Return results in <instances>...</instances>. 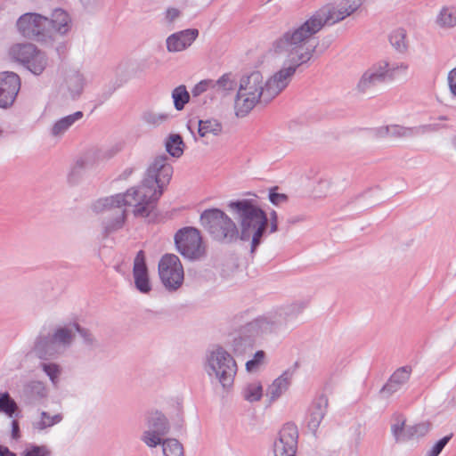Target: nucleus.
<instances>
[{"instance_id": "1", "label": "nucleus", "mask_w": 456, "mask_h": 456, "mask_svg": "<svg viewBox=\"0 0 456 456\" xmlns=\"http://www.w3.org/2000/svg\"><path fill=\"white\" fill-rule=\"evenodd\" d=\"M168 160L166 154L157 156L147 169L142 187L128 189L124 194L118 193L100 199L93 203V211L100 213L111 208L132 206L135 203L134 216L147 217L149 223L157 222V203L173 175V167Z\"/></svg>"}, {"instance_id": "2", "label": "nucleus", "mask_w": 456, "mask_h": 456, "mask_svg": "<svg viewBox=\"0 0 456 456\" xmlns=\"http://www.w3.org/2000/svg\"><path fill=\"white\" fill-rule=\"evenodd\" d=\"M362 3V0H346V5L338 9L332 5L320 8L301 25L286 31L284 37L276 43L277 47L282 48L289 44L298 45L311 42L314 36L325 25H333L343 20L356 12Z\"/></svg>"}, {"instance_id": "3", "label": "nucleus", "mask_w": 456, "mask_h": 456, "mask_svg": "<svg viewBox=\"0 0 456 456\" xmlns=\"http://www.w3.org/2000/svg\"><path fill=\"white\" fill-rule=\"evenodd\" d=\"M228 208L238 216L240 240L250 241V254L254 255L267 233L266 212L253 199L231 200Z\"/></svg>"}, {"instance_id": "4", "label": "nucleus", "mask_w": 456, "mask_h": 456, "mask_svg": "<svg viewBox=\"0 0 456 456\" xmlns=\"http://www.w3.org/2000/svg\"><path fill=\"white\" fill-rule=\"evenodd\" d=\"M284 36L285 33L273 43V51L276 53L289 52L290 54L295 56L291 57L288 61V66H286L287 63L285 62L284 67L274 73L273 76L265 82L266 93L265 97V105L268 104L275 96L288 86L292 76L298 69L306 64L313 58L319 45L318 43L311 44V42H308L299 43L298 45L289 44L288 45H284L285 47L282 48L277 47L276 43L283 38Z\"/></svg>"}, {"instance_id": "5", "label": "nucleus", "mask_w": 456, "mask_h": 456, "mask_svg": "<svg viewBox=\"0 0 456 456\" xmlns=\"http://www.w3.org/2000/svg\"><path fill=\"white\" fill-rule=\"evenodd\" d=\"M283 322L281 314H269L255 318L247 322L238 330V335L232 342V352L236 356H242L252 352L256 338L264 333H271L277 330Z\"/></svg>"}, {"instance_id": "6", "label": "nucleus", "mask_w": 456, "mask_h": 456, "mask_svg": "<svg viewBox=\"0 0 456 456\" xmlns=\"http://www.w3.org/2000/svg\"><path fill=\"white\" fill-rule=\"evenodd\" d=\"M200 224L216 241L231 244L240 240L237 224L220 208L205 209L200 215Z\"/></svg>"}, {"instance_id": "7", "label": "nucleus", "mask_w": 456, "mask_h": 456, "mask_svg": "<svg viewBox=\"0 0 456 456\" xmlns=\"http://www.w3.org/2000/svg\"><path fill=\"white\" fill-rule=\"evenodd\" d=\"M207 372L209 376L215 374L223 387H229L233 384L237 364L227 351L218 346L207 358Z\"/></svg>"}, {"instance_id": "8", "label": "nucleus", "mask_w": 456, "mask_h": 456, "mask_svg": "<svg viewBox=\"0 0 456 456\" xmlns=\"http://www.w3.org/2000/svg\"><path fill=\"white\" fill-rule=\"evenodd\" d=\"M48 18L36 12L22 14L17 20L19 32L26 38L39 43L51 40Z\"/></svg>"}, {"instance_id": "9", "label": "nucleus", "mask_w": 456, "mask_h": 456, "mask_svg": "<svg viewBox=\"0 0 456 456\" xmlns=\"http://www.w3.org/2000/svg\"><path fill=\"white\" fill-rule=\"evenodd\" d=\"M159 275L168 291L177 290L184 279L183 268L179 257L175 254H165L159 262Z\"/></svg>"}, {"instance_id": "10", "label": "nucleus", "mask_w": 456, "mask_h": 456, "mask_svg": "<svg viewBox=\"0 0 456 456\" xmlns=\"http://www.w3.org/2000/svg\"><path fill=\"white\" fill-rule=\"evenodd\" d=\"M175 244L177 251L189 259H196L200 256L201 236L197 228L187 226L176 232Z\"/></svg>"}, {"instance_id": "11", "label": "nucleus", "mask_w": 456, "mask_h": 456, "mask_svg": "<svg viewBox=\"0 0 456 456\" xmlns=\"http://www.w3.org/2000/svg\"><path fill=\"white\" fill-rule=\"evenodd\" d=\"M298 429L296 424L287 422L274 442V456H297Z\"/></svg>"}, {"instance_id": "12", "label": "nucleus", "mask_w": 456, "mask_h": 456, "mask_svg": "<svg viewBox=\"0 0 456 456\" xmlns=\"http://www.w3.org/2000/svg\"><path fill=\"white\" fill-rule=\"evenodd\" d=\"M395 70V68L390 69L389 63L386 61L373 65L362 74L357 85L358 90L365 93L368 89L385 82L387 79L392 80Z\"/></svg>"}, {"instance_id": "13", "label": "nucleus", "mask_w": 456, "mask_h": 456, "mask_svg": "<svg viewBox=\"0 0 456 456\" xmlns=\"http://www.w3.org/2000/svg\"><path fill=\"white\" fill-rule=\"evenodd\" d=\"M20 89V77L12 71L0 73V108L11 107Z\"/></svg>"}, {"instance_id": "14", "label": "nucleus", "mask_w": 456, "mask_h": 456, "mask_svg": "<svg viewBox=\"0 0 456 456\" xmlns=\"http://www.w3.org/2000/svg\"><path fill=\"white\" fill-rule=\"evenodd\" d=\"M133 276L135 289L142 294L151 291V283L143 250H139L134 260Z\"/></svg>"}, {"instance_id": "15", "label": "nucleus", "mask_w": 456, "mask_h": 456, "mask_svg": "<svg viewBox=\"0 0 456 456\" xmlns=\"http://www.w3.org/2000/svg\"><path fill=\"white\" fill-rule=\"evenodd\" d=\"M48 396V391L42 381L31 380L26 383L20 392V398L26 405H38Z\"/></svg>"}, {"instance_id": "16", "label": "nucleus", "mask_w": 456, "mask_h": 456, "mask_svg": "<svg viewBox=\"0 0 456 456\" xmlns=\"http://www.w3.org/2000/svg\"><path fill=\"white\" fill-rule=\"evenodd\" d=\"M199 34L197 28H187L173 33L166 41L167 51L176 53L187 49L197 39Z\"/></svg>"}, {"instance_id": "17", "label": "nucleus", "mask_w": 456, "mask_h": 456, "mask_svg": "<svg viewBox=\"0 0 456 456\" xmlns=\"http://www.w3.org/2000/svg\"><path fill=\"white\" fill-rule=\"evenodd\" d=\"M238 92L243 93L246 95L256 96L261 94L260 103L265 104V84L263 85V76L260 71H253L248 76H244L240 79Z\"/></svg>"}, {"instance_id": "18", "label": "nucleus", "mask_w": 456, "mask_h": 456, "mask_svg": "<svg viewBox=\"0 0 456 456\" xmlns=\"http://www.w3.org/2000/svg\"><path fill=\"white\" fill-rule=\"evenodd\" d=\"M329 400L325 394H321L314 398L309 408V419L307 427L314 434L316 433L320 424L327 413Z\"/></svg>"}, {"instance_id": "19", "label": "nucleus", "mask_w": 456, "mask_h": 456, "mask_svg": "<svg viewBox=\"0 0 456 456\" xmlns=\"http://www.w3.org/2000/svg\"><path fill=\"white\" fill-rule=\"evenodd\" d=\"M33 353L41 360L53 358L59 353V346L53 339L51 333L41 332L35 340Z\"/></svg>"}, {"instance_id": "20", "label": "nucleus", "mask_w": 456, "mask_h": 456, "mask_svg": "<svg viewBox=\"0 0 456 456\" xmlns=\"http://www.w3.org/2000/svg\"><path fill=\"white\" fill-rule=\"evenodd\" d=\"M48 21L50 22L49 28L51 38H53L55 32L65 35L70 29V16L61 8L54 9L52 12V17L50 19L48 18Z\"/></svg>"}, {"instance_id": "21", "label": "nucleus", "mask_w": 456, "mask_h": 456, "mask_svg": "<svg viewBox=\"0 0 456 456\" xmlns=\"http://www.w3.org/2000/svg\"><path fill=\"white\" fill-rule=\"evenodd\" d=\"M293 373L294 370H286L267 387L266 395L270 397L271 403L277 400L285 391L288 390Z\"/></svg>"}, {"instance_id": "22", "label": "nucleus", "mask_w": 456, "mask_h": 456, "mask_svg": "<svg viewBox=\"0 0 456 456\" xmlns=\"http://www.w3.org/2000/svg\"><path fill=\"white\" fill-rule=\"evenodd\" d=\"M262 93L260 92L256 96H251L238 92L234 102L236 116L240 118L247 116L257 102L260 103Z\"/></svg>"}, {"instance_id": "23", "label": "nucleus", "mask_w": 456, "mask_h": 456, "mask_svg": "<svg viewBox=\"0 0 456 456\" xmlns=\"http://www.w3.org/2000/svg\"><path fill=\"white\" fill-rule=\"evenodd\" d=\"M37 50V47L31 43L16 44L10 48L9 54L15 61L25 66Z\"/></svg>"}, {"instance_id": "24", "label": "nucleus", "mask_w": 456, "mask_h": 456, "mask_svg": "<svg viewBox=\"0 0 456 456\" xmlns=\"http://www.w3.org/2000/svg\"><path fill=\"white\" fill-rule=\"evenodd\" d=\"M83 117L84 113L81 110H77L70 115L60 118L53 125L50 131L51 135L58 137L64 134L76 121L81 119Z\"/></svg>"}, {"instance_id": "25", "label": "nucleus", "mask_w": 456, "mask_h": 456, "mask_svg": "<svg viewBox=\"0 0 456 456\" xmlns=\"http://www.w3.org/2000/svg\"><path fill=\"white\" fill-rule=\"evenodd\" d=\"M95 164V156L93 151L86 152L84 156L77 159L69 175V180L75 183L81 175L82 172L87 168H92Z\"/></svg>"}, {"instance_id": "26", "label": "nucleus", "mask_w": 456, "mask_h": 456, "mask_svg": "<svg viewBox=\"0 0 456 456\" xmlns=\"http://www.w3.org/2000/svg\"><path fill=\"white\" fill-rule=\"evenodd\" d=\"M147 424L150 431L162 436L167 435L170 428L169 421L167 417L158 411L148 418Z\"/></svg>"}, {"instance_id": "27", "label": "nucleus", "mask_w": 456, "mask_h": 456, "mask_svg": "<svg viewBox=\"0 0 456 456\" xmlns=\"http://www.w3.org/2000/svg\"><path fill=\"white\" fill-rule=\"evenodd\" d=\"M48 65V57L43 51L37 49L32 58L24 66L32 74L36 76L41 75Z\"/></svg>"}, {"instance_id": "28", "label": "nucleus", "mask_w": 456, "mask_h": 456, "mask_svg": "<svg viewBox=\"0 0 456 456\" xmlns=\"http://www.w3.org/2000/svg\"><path fill=\"white\" fill-rule=\"evenodd\" d=\"M165 147L171 157L180 158L183 154L185 143L181 134H170L165 141Z\"/></svg>"}, {"instance_id": "29", "label": "nucleus", "mask_w": 456, "mask_h": 456, "mask_svg": "<svg viewBox=\"0 0 456 456\" xmlns=\"http://www.w3.org/2000/svg\"><path fill=\"white\" fill-rule=\"evenodd\" d=\"M406 37V30L403 28H397L390 33L388 39L391 45L397 53H405L408 50V42Z\"/></svg>"}, {"instance_id": "30", "label": "nucleus", "mask_w": 456, "mask_h": 456, "mask_svg": "<svg viewBox=\"0 0 456 456\" xmlns=\"http://www.w3.org/2000/svg\"><path fill=\"white\" fill-rule=\"evenodd\" d=\"M198 134L200 137H205L211 134L215 136L219 135L223 131L222 124L216 119H199L198 120Z\"/></svg>"}, {"instance_id": "31", "label": "nucleus", "mask_w": 456, "mask_h": 456, "mask_svg": "<svg viewBox=\"0 0 456 456\" xmlns=\"http://www.w3.org/2000/svg\"><path fill=\"white\" fill-rule=\"evenodd\" d=\"M19 407L15 400L5 392H0V412L4 413L9 418L18 416Z\"/></svg>"}, {"instance_id": "32", "label": "nucleus", "mask_w": 456, "mask_h": 456, "mask_svg": "<svg viewBox=\"0 0 456 456\" xmlns=\"http://www.w3.org/2000/svg\"><path fill=\"white\" fill-rule=\"evenodd\" d=\"M171 96L173 99L174 107L178 111L183 110L191 99L190 94L184 85L176 86L172 91Z\"/></svg>"}, {"instance_id": "33", "label": "nucleus", "mask_w": 456, "mask_h": 456, "mask_svg": "<svg viewBox=\"0 0 456 456\" xmlns=\"http://www.w3.org/2000/svg\"><path fill=\"white\" fill-rule=\"evenodd\" d=\"M67 83L71 98L73 100L77 99L82 94L84 89V76L80 72L76 71L69 77Z\"/></svg>"}, {"instance_id": "34", "label": "nucleus", "mask_w": 456, "mask_h": 456, "mask_svg": "<svg viewBox=\"0 0 456 456\" xmlns=\"http://www.w3.org/2000/svg\"><path fill=\"white\" fill-rule=\"evenodd\" d=\"M430 429L429 422H420L415 425L407 426L404 431V440L409 441L423 437Z\"/></svg>"}, {"instance_id": "35", "label": "nucleus", "mask_w": 456, "mask_h": 456, "mask_svg": "<svg viewBox=\"0 0 456 456\" xmlns=\"http://www.w3.org/2000/svg\"><path fill=\"white\" fill-rule=\"evenodd\" d=\"M436 22L443 28H452L456 26V8L444 6L441 9Z\"/></svg>"}, {"instance_id": "36", "label": "nucleus", "mask_w": 456, "mask_h": 456, "mask_svg": "<svg viewBox=\"0 0 456 456\" xmlns=\"http://www.w3.org/2000/svg\"><path fill=\"white\" fill-rule=\"evenodd\" d=\"M237 86V81L231 72L221 76L217 80L212 79V89L216 91H233Z\"/></svg>"}, {"instance_id": "37", "label": "nucleus", "mask_w": 456, "mask_h": 456, "mask_svg": "<svg viewBox=\"0 0 456 456\" xmlns=\"http://www.w3.org/2000/svg\"><path fill=\"white\" fill-rule=\"evenodd\" d=\"M126 219V211L124 209L120 214L113 218H110L103 223V234L104 237L109 236L110 233L120 230Z\"/></svg>"}, {"instance_id": "38", "label": "nucleus", "mask_w": 456, "mask_h": 456, "mask_svg": "<svg viewBox=\"0 0 456 456\" xmlns=\"http://www.w3.org/2000/svg\"><path fill=\"white\" fill-rule=\"evenodd\" d=\"M73 330L74 329L72 328L71 324L70 328H58L53 334H51V336L53 337V339L55 341L58 346L60 345L69 346L71 344L74 338Z\"/></svg>"}, {"instance_id": "39", "label": "nucleus", "mask_w": 456, "mask_h": 456, "mask_svg": "<svg viewBox=\"0 0 456 456\" xmlns=\"http://www.w3.org/2000/svg\"><path fill=\"white\" fill-rule=\"evenodd\" d=\"M162 449L164 456H184L183 444L175 438L165 439Z\"/></svg>"}, {"instance_id": "40", "label": "nucleus", "mask_w": 456, "mask_h": 456, "mask_svg": "<svg viewBox=\"0 0 456 456\" xmlns=\"http://www.w3.org/2000/svg\"><path fill=\"white\" fill-rule=\"evenodd\" d=\"M263 396V387L260 383H249L243 389V397L249 403L258 402Z\"/></svg>"}, {"instance_id": "41", "label": "nucleus", "mask_w": 456, "mask_h": 456, "mask_svg": "<svg viewBox=\"0 0 456 456\" xmlns=\"http://www.w3.org/2000/svg\"><path fill=\"white\" fill-rule=\"evenodd\" d=\"M62 420V415L58 413L53 416H50L47 411L41 412V419L37 422L33 423V427L38 430H44L46 428H50Z\"/></svg>"}, {"instance_id": "42", "label": "nucleus", "mask_w": 456, "mask_h": 456, "mask_svg": "<svg viewBox=\"0 0 456 456\" xmlns=\"http://www.w3.org/2000/svg\"><path fill=\"white\" fill-rule=\"evenodd\" d=\"M170 117L168 113H155L152 110H146L142 113V119L150 126H159L168 120Z\"/></svg>"}, {"instance_id": "43", "label": "nucleus", "mask_w": 456, "mask_h": 456, "mask_svg": "<svg viewBox=\"0 0 456 456\" xmlns=\"http://www.w3.org/2000/svg\"><path fill=\"white\" fill-rule=\"evenodd\" d=\"M389 135L393 137H415L418 136L417 126L406 127L399 125L389 126Z\"/></svg>"}, {"instance_id": "44", "label": "nucleus", "mask_w": 456, "mask_h": 456, "mask_svg": "<svg viewBox=\"0 0 456 456\" xmlns=\"http://www.w3.org/2000/svg\"><path fill=\"white\" fill-rule=\"evenodd\" d=\"M21 454L22 456H52L53 452L47 445L28 444Z\"/></svg>"}, {"instance_id": "45", "label": "nucleus", "mask_w": 456, "mask_h": 456, "mask_svg": "<svg viewBox=\"0 0 456 456\" xmlns=\"http://www.w3.org/2000/svg\"><path fill=\"white\" fill-rule=\"evenodd\" d=\"M405 419L402 415H399L396 417L395 422L391 426V432L396 443L405 442L403 438L404 431L407 427L405 426Z\"/></svg>"}, {"instance_id": "46", "label": "nucleus", "mask_w": 456, "mask_h": 456, "mask_svg": "<svg viewBox=\"0 0 456 456\" xmlns=\"http://www.w3.org/2000/svg\"><path fill=\"white\" fill-rule=\"evenodd\" d=\"M40 366L44 372L49 377L52 383L56 385L61 374L60 366L53 362H42Z\"/></svg>"}, {"instance_id": "47", "label": "nucleus", "mask_w": 456, "mask_h": 456, "mask_svg": "<svg viewBox=\"0 0 456 456\" xmlns=\"http://www.w3.org/2000/svg\"><path fill=\"white\" fill-rule=\"evenodd\" d=\"M162 435H159L153 431L146 430L142 436V440L151 448H155L161 444L163 446L165 439H162Z\"/></svg>"}, {"instance_id": "48", "label": "nucleus", "mask_w": 456, "mask_h": 456, "mask_svg": "<svg viewBox=\"0 0 456 456\" xmlns=\"http://www.w3.org/2000/svg\"><path fill=\"white\" fill-rule=\"evenodd\" d=\"M411 372V366H403L398 368L390 377V379L394 381V383H397L402 387L408 379H410V375Z\"/></svg>"}, {"instance_id": "49", "label": "nucleus", "mask_w": 456, "mask_h": 456, "mask_svg": "<svg viewBox=\"0 0 456 456\" xmlns=\"http://www.w3.org/2000/svg\"><path fill=\"white\" fill-rule=\"evenodd\" d=\"M72 328L83 338L86 345L93 346L94 344L95 339L88 329L80 326L77 322H73Z\"/></svg>"}, {"instance_id": "50", "label": "nucleus", "mask_w": 456, "mask_h": 456, "mask_svg": "<svg viewBox=\"0 0 456 456\" xmlns=\"http://www.w3.org/2000/svg\"><path fill=\"white\" fill-rule=\"evenodd\" d=\"M452 434H450L439 439L428 452L427 456H438L442 452L445 445L452 439Z\"/></svg>"}, {"instance_id": "51", "label": "nucleus", "mask_w": 456, "mask_h": 456, "mask_svg": "<svg viewBox=\"0 0 456 456\" xmlns=\"http://www.w3.org/2000/svg\"><path fill=\"white\" fill-rule=\"evenodd\" d=\"M265 357V353L263 350H258L255 353L253 358L246 362V370L249 372L254 371L263 362Z\"/></svg>"}, {"instance_id": "52", "label": "nucleus", "mask_w": 456, "mask_h": 456, "mask_svg": "<svg viewBox=\"0 0 456 456\" xmlns=\"http://www.w3.org/2000/svg\"><path fill=\"white\" fill-rule=\"evenodd\" d=\"M278 186H273L269 190L268 199L270 202L273 205L278 206L281 203L286 202L289 200V197L285 193L278 192Z\"/></svg>"}, {"instance_id": "53", "label": "nucleus", "mask_w": 456, "mask_h": 456, "mask_svg": "<svg viewBox=\"0 0 456 456\" xmlns=\"http://www.w3.org/2000/svg\"><path fill=\"white\" fill-rule=\"evenodd\" d=\"M118 87V86H115V85H109L106 87H104L103 90L102 91V93H100L96 96V99H95L96 105L95 106H100V105L103 104L106 101H108Z\"/></svg>"}, {"instance_id": "54", "label": "nucleus", "mask_w": 456, "mask_h": 456, "mask_svg": "<svg viewBox=\"0 0 456 456\" xmlns=\"http://www.w3.org/2000/svg\"><path fill=\"white\" fill-rule=\"evenodd\" d=\"M400 388L401 386H399L397 383H394V381L389 378L387 382L381 387L379 394L382 397L388 398Z\"/></svg>"}, {"instance_id": "55", "label": "nucleus", "mask_w": 456, "mask_h": 456, "mask_svg": "<svg viewBox=\"0 0 456 456\" xmlns=\"http://www.w3.org/2000/svg\"><path fill=\"white\" fill-rule=\"evenodd\" d=\"M306 305L307 303L303 301L293 303L285 309L284 314L287 316L296 317L305 309Z\"/></svg>"}, {"instance_id": "56", "label": "nucleus", "mask_w": 456, "mask_h": 456, "mask_svg": "<svg viewBox=\"0 0 456 456\" xmlns=\"http://www.w3.org/2000/svg\"><path fill=\"white\" fill-rule=\"evenodd\" d=\"M208 88H212V79H203L196 84L191 89L192 96L198 97Z\"/></svg>"}, {"instance_id": "57", "label": "nucleus", "mask_w": 456, "mask_h": 456, "mask_svg": "<svg viewBox=\"0 0 456 456\" xmlns=\"http://www.w3.org/2000/svg\"><path fill=\"white\" fill-rule=\"evenodd\" d=\"M446 127H447V125H443V124H438V123L420 125V126H417L418 135L425 134L427 133L436 132L442 128H446Z\"/></svg>"}, {"instance_id": "58", "label": "nucleus", "mask_w": 456, "mask_h": 456, "mask_svg": "<svg viewBox=\"0 0 456 456\" xmlns=\"http://www.w3.org/2000/svg\"><path fill=\"white\" fill-rule=\"evenodd\" d=\"M119 150L120 149L118 146H115V147L108 149L104 151H93V153L95 156V160L100 159H111L112 157H114L119 151Z\"/></svg>"}, {"instance_id": "59", "label": "nucleus", "mask_w": 456, "mask_h": 456, "mask_svg": "<svg viewBox=\"0 0 456 456\" xmlns=\"http://www.w3.org/2000/svg\"><path fill=\"white\" fill-rule=\"evenodd\" d=\"M447 79L451 93L456 96V67L449 71Z\"/></svg>"}, {"instance_id": "60", "label": "nucleus", "mask_w": 456, "mask_h": 456, "mask_svg": "<svg viewBox=\"0 0 456 456\" xmlns=\"http://www.w3.org/2000/svg\"><path fill=\"white\" fill-rule=\"evenodd\" d=\"M278 231V214L275 210L270 213V233H274Z\"/></svg>"}, {"instance_id": "61", "label": "nucleus", "mask_w": 456, "mask_h": 456, "mask_svg": "<svg viewBox=\"0 0 456 456\" xmlns=\"http://www.w3.org/2000/svg\"><path fill=\"white\" fill-rule=\"evenodd\" d=\"M11 436L13 440H18L20 437V422L17 419H12L11 422Z\"/></svg>"}, {"instance_id": "62", "label": "nucleus", "mask_w": 456, "mask_h": 456, "mask_svg": "<svg viewBox=\"0 0 456 456\" xmlns=\"http://www.w3.org/2000/svg\"><path fill=\"white\" fill-rule=\"evenodd\" d=\"M181 14V12L175 7H170L166 12V19L169 22H173L176 18H178Z\"/></svg>"}, {"instance_id": "63", "label": "nucleus", "mask_w": 456, "mask_h": 456, "mask_svg": "<svg viewBox=\"0 0 456 456\" xmlns=\"http://www.w3.org/2000/svg\"><path fill=\"white\" fill-rule=\"evenodd\" d=\"M85 9L92 11L98 6L99 0H79Z\"/></svg>"}, {"instance_id": "64", "label": "nucleus", "mask_w": 456, "mask_h": 456, "mask_svg": "<svg viewBox=\"0 0 456 456\" xmlns=\"http://www.w3.org/2000/svg\"><path fill=\"white\" fill-rule=\"evenodd\" d=\"M0 456H17V454L7 446L0 444Z\"/></svg>"}]
</instances>
